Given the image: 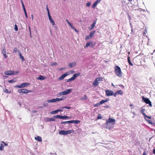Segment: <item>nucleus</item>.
I'll return each mask as SVG.
<instances>
[{"label":"nucleus","instance_id":"nucleus-34","mask_svg":"<svg viewBox=\"0 0 155 155\" xmlns=\"http://www.w3.org/2000/svg\"><path fill=\"white\" fill-rule=\"evenodd\" d=\"M48 121H54L55 120L54 118H48Z\"/></svg>","mask_w":155,"mask_h":155},{"label":"nucleus","instance_id":"nucleus-47","mask_svg":"<svg viewBox=\"0 0 155 155\" xmlns=\"http://www.w3.org/2000/svg\"><path fill=\"white\" fill-rule=\"evenodd\" d=\"M99 102L100 103V104L101 105L104 103V100H102Z\"/></svg>","mask_w":155,"mask_h":155},{"label":"nucleus","instance_id":"nucleus-53","mask_svg":"<svg viewBox=\"0 0 155 155\" xmlns=\"http://www.w3.org/2000/svg\"><path fill=\"white\" fill-rule=\"evenodd\" d=\"M70 26V27H71V28H73L74 27H73V25L71 24L70 23H69V24H68Z\"/></svg>","mask_w":155,"mask_h":155},{"label":"nucleus","instance_id":"nucleus-61","mask_svg":"<svg viewBox=\"0 0 155 155\" xmlns=\"http://www.w3.org/2000/svg\"><path fill=\"white\" fill-rule=\"evenodd\" d=\"M66 21L68 23V24H69V23H70V22H69V21H68V19H66Z\"/></svg>","mask_w":155,"mask_h":155},{"label":"nucleus","instance_id":"nucleus-10","mask_svg":"<svg viewBox=\"0 0 155 155\" xmlns=\"http://www.w3.org/2000/svg\"><path fill=\"white\" fill-rule=\"evenodd\" d=\"M106 128L109 130L113 128L114 126V124H110V123H106Z\"/></svg>","mask_w":155,"mask_h":155},{"label":"nucleus","instance_id":"nucleus-14","mask_svg":"<svg viewBox=\"0 0 155 155\" xmlns=\"http://www.w3.org/2000/svg\"><path fill=\"white\" fill-rule=\"evenodd\" d=\"M144 118H145V119H146V121L149 124H152V122L150 120H147V119H146V118H147L149 119H151V117L150 116H147L146 114H145V116H144Z\"/></svg>","mask_w":155,"mask_h":155},{"label":"nucleus","instance_id":"nucleus-32","mask_svg":"<svg viewBox=\"0 0 155 155\" xmlns=\"http://www.w3.org/2000/svg\"><path fill=\"white\" fill-rule=\"evenodd\" d=\"M58 112V111L57 110L53 111H52L51 112V114H57Z\"/></svg>","mask_w":155,"mask_h":155},{"label":"nucleus","instance_id":"nucleus-24","mask_svg":"<svg viewBox=\"0 0 155 155\" xmlns=\"http://www.w3.org/2000/svg\"><path fill=\"white\" fill-rule=\"evenodd\" d=\"M145 109H144V108H141V111H140V112H141V113L143 115V116H145V113L144 112L145 111Z\"/></svg>","mask_w":155,"mask_h":155},{"label":"nucleus","instance_id":"nucleus-37","mask_svg":"<svg viewBox=\"0 0 155 155\" xmlns=\"http://www.w3.org/2000/svg\"><path fill=\"white\" fill-rule=\"evenodd\" d=\"M18 49L16 48H14L13 52V53H15L17 51H18Z\"/></svg>","mask_w":155,"mask_h":155},{"label":"nucleus","instance_id":"nucleus-56","mask_svg":"<svg viewBox=\"0 0 155 155\" xmlns=\"http://www.w3.org/2000/svg\"><path fill=\"white\" fill-rule=\"evenodd\" d=\"M18 52L19 53V56H20V57L21 56H22L21 54V53L20 52V51L19 50H18Z\"/></svg>","mask_w":155,"mask_h":155},{"label":"nucleus","instance_id":"nucleus-35","mask_svg":"<svg viewBox=\"0 0 155 155\" xmlns=\"http://www.w3.org/2000/svg\"><path fill=\"white\" fill-rule=\"evenodd\" d=\"M51 23L53 25H55V23L53 19H51L50 20Z\"/></svg>","mask_w":155,"mask_h":155},{"label":"nucleus","instance_id":"nucleus-29","mask_svg":"<svg viewBox=\"0 0 155 155\" xmlns=\"http://www.w3.org/2000/svg\"><path fill=\"white\" fill-rule=\"evenodd\" d=\"M69 117L67 116H61V119H67L69 118Z\"/></svg>","mask_w":155,"mask_h":155},{"label":"nucleus","instance_id":"nucleus-11","mask_svg":"<svg viewBox=\"0 0 155 155\" xmlns=\"http://www.w3.org/2000/svg\"><path fill=\"white\" fill-rule=\"evenodd\" d=\"M4 74L6 75H11L14 74V73L13 71H5Z\"/></svg>","mask_w":155,"mask_h":155},{"label":"nucleus","instance_id":"nucleus-45","mask_svg":"<svg viewBox=\"0 0 155 155\" xmlns=\"http://www.w3.org/2000/svg\"><path fill=\"white\" fill-rule=\"evenodd\" d=\"M62 108V109H63V108H66V109H70L71 108V107H69L65 106V107H63Z\"/></svg>","mask_w":155,"mask_h":155},{"label":"nucleus","instance_id":"nucleus-21","mask_svg":"<svg viewBox=\"0 0 155 155\" xmlns=\"http://www.w3.org/2000/svg\"><path fill=\"white\" fill-rule=\"evenodd\" d=\"M16 78H14L13 79L8 81V82L9 83H14L16 82Z\"/></svg>","mask_w":155,"mask_h":155},{"label":"nucleus","instance_id":"nucleus-17","mask_svg":"<svg viewBox=\"0 0 155 155\" xmlns=\"http://www.w3.org/2000/svg\"><path fill=\"white\" fill-rule=\"evenodd\" d=\"M76 65V63L75 62L70 63L68 64V66L70 68H72Z\"/></svg>","mask_w":155,"mask_h":155},{"label":"nucleus","instance_id":"nucleus-42","mask_svg":"<svg viewBox=\"0 0 155 155\" xmlns=\"http://www.w3.org/2000/svg\"><path fill=\"white\" fill-rule=\"evenodd\" d=\"M91 38V37H90V36L89 35H88L86 37V38H85V39L86 40H87L89 39L90 38Z\"/></svg>","mask_w":155,"mask_h":155},{"label":"nucleus","instance_id":"nucleus-59","mask_svg":"<svg viewBox=\"0 0 155 155\" xmlns=\"http://www.w3.org/2000/svg\"><path fill=\"white\" fill-rule=\"evenodd\" d=\"M57 110L58 111H58L62 112L63 111V110L62 109H60Z\"/></svg>","mask_w":155,"mask_h":155},{"label":"nucleus","instance_id":"nucleus-25","mask_svg":"<svg viewBox=\"0 0 155 155\" xmlns=\"http://www.w3.org/2000/svg\"><path fill=\"white\" fill-rule=\"evenodd\" d=\"M130 57L129 56H128V57H127V60H128V61L129 63V64L131 66H133V64L131 62L130 60Z\"/></svg>","mask_w":155,"mask_h":155},{"label":"nucleus","instance_id":"nucleus-52","mask_svg":"<svg viewBox=\"0 0 155 155\" xmlns=\"http://www.w3.org/2000/svg\"><path fill=\"white\" fill-rule=\"evenodd\" d=\"M102 117H101V114H99L97 117V118L98 119H101Z\"/></svg>","mask_w":155,"mask_h":155},{"label":"nucleus","instance_id":"nucleus-41","mask_svg":"<svg viewBox=\"0 0 155 155\" xmlns=\"http://www.w3.org/2000/svg\"><path fill=\"white\" fill-rule=\"evenodd\" d=\"M91 4V2H87L86 4V6L87 7H89Z\"/></svg>","mask_w":155,"mask_h":155},{"label":"nucleus","instance_id":"nucleus-54","mask_svg":"<svg viewBox=\"0 0 155 155\" xmlns=\"http://www.w3.org/2000/svg\"><path fill=\"white\" fill-rule=\"evenodd\" d=\"M22 6L23 9L24 11H26L24 4H22Z\"/></svg>","mask_w":155,"mask_h":155},{"label":"nucleus","instance_id":"nucleus-5","mask_svg":"<svg viewBox=\"0 0 155 155\" xmlns=\"http://www.w3.org/2000/svg\"><path fill=\"white\" fill-rule=\"evenodd\" d=\"M31 92V91L28 90L25 88L19 89L18 90V92L19 93L27 94Z\"/></svg>","mask_w":155,"mask_h":155},{"label":"nucleus","instance_id":"nucleus-36","mask_svg":"<svg viewBox=\"0 0 155 155\" xmlns=\"http://www.w3.org/2000/svg\"><path fill=\"white\" fill-rule=\"evenodd\" d=\"M47 101H45L43 103V105L44 107L47 106L48 105V103L46 102Z\"/></svg>","mask_w":155,"mask_h":155},{"label":"nucleus","instance_id":"nucleus-58","mask_svg":"<svg viewBox=\"0 0 155 155\" xmlns=\"http://www.w3.org/2000/svg\"><path fill=\"white\" fill-rule=\"evenodd\" d=\"M73 29L76 32H78V31L76 28H75L74 27Z\"/></svg>","mask_w":155,"mask_h":155},{"label":"nucleus","instance_id":"nucleus-8","mask_svg":"<svg viewBox=\"0 0 155 155\" xmlns=\"http://www.w3.org/2000/svg\"><path fill=\"white\" fill-rule=\"evenodd\" d=\"M106 123H111L112 124L114 125L115 123V119L109 118L108 120L106 121Z\"/></svg>","mask_w":155,"mask_h":155},{"label":"nucleus","instance_id":"nucleus-12","mask_svg":"<svg viewBox=\"0 0 155 155\" xmlns=\"http://www.w3.org/2000/svg\"><path fill=\"white\" fill-rule=\"evenodd\" d=\"M72 89H69L63 91L64 95H66L69 94L72 91Z\"/></svg>","mask_w":155,"mask_h":155},{"label":"nucleus","instance_id":"nucleus-43","mask_svg":"<svg viewBox=\"0 0 155 155\" xmlns=\"http://www.w3.org/2000/svg\"><path fill=\"white\" fill-rule=\"evenodd\" d=\"M66 98V97L63 96H62L61 98H60V99L61 101H62L64 100Z\"/></svg>","mask_w":155,"mask_h":155},{"label":"nucleus","instance_id":"nucleus-50","mask_svg":"<svg viewBox=\"0 0 155 155\" xmlns=\"http://www.w3.org/2000/svg\"><path fill=\"white\" fill-rule=\"evenodd\" d=\"M58 64L57 63H56V62H54V63H52L51 64V66H53L54 65H57Z\"/></svg>","mask_w":155,"mask_h":155},{"label":"nucleus","instance_id":"nucleus-6","mask_svg":"<svg viewBox=\"0 0 155 155\" xmlns=\"http://www.w3.org/2000/svg\"><path fill=\"white\" fill-rule=\"evenodd\" d=\"M142 98L145 103L146 104H148L150 107H152L151 103L148 98H145L144 97H143Z\"/></svg>","mask_w":155,"mask_h":155},{"label":"nucleus","instance_id":"nucleus-60","mask_svg":"<svg viewBox=\"0 0 155 155\" xmlns=\"http://www.w3.org/2000/svg\"><path fill=\"white\" fill-rule=\"evenodd\" d=\"M96 21L94 20V21L93 24H94L95 25V24H96Z\"/></svg>","mask_w":155,"mask_h":155},{"label":"nucleus","instance_id":"nucleus-30","mask_svg":"<svg viewBox=\"0 0 155 155\" xmlns=\"http://www.w3.org/2000/svg\"><path fill=\"white\" fill-rule=\"evenodd\" d=\"M4 145L3 144H1L0 147V150H4Z\"/></svg>","mask_w":155,"mask_h":155},{"label":"nucleus","instance_id":"nucleus-1","mask_svg":"<svg viewBox=\"0 0 155 155\" xmlns=\"http://www.w3.org/2000/svg\"><path fill=\"white\" fill-rule=\"evenodd\" d=\"M114 71L116 75L119 77L122 76V72L121 71L120 68L118 66H116L114 67Z\"/></svg>","mask_w":155,"mask_h":155},{"label":"nucleus","instance_id":"nucleus-48","mask_svg":"<svg viewBox=\"0 0 155 155\" xmlns=\"http://www.w3.org/2000/svg\"><path fill=\"white\" fill-rule=\"evenodd\" d=\"M14 28H15V30L16 31H17L18 30V27H17V25H15V26Z\"/></svg>","mask_w":155,"mask_h":155},{"label":"nucleus","instance_id":"nucleus-27","mask_svg":"<svg viewBox=\"0 0 155 155\" xmlns=\"http://www.w3.org/2000/svg\"><path fill=\"white\" fill-rule=\"evenodd\" d=\"M95 31H92L90 34L89 35L90 36V37H91V38L94 36V35L95 33Z\"/></svg>","mask_w":155,"mask_h":155},{"label":"nucleus","instance_id":"nucleus-23","mask_svg":"<svg viewBox=\"0 0 155 155\" xmlns=\"http://www.w3.org/2000/svg\"><path fill=\"white\" fill-rule=\"evenodd\" d=\"M62 95H64L63 91L59 92L57 94V96L58 97H59Z\"/></svg>","mask_w":155,"mask_h":155},{"label":"nucleus","instance_id":"nucleus-31","mask_svg":"<svg viewBox=\"0 0 155 155\" xmlns=\"http://www.w3.org/2000/svg\"><path fill=\"white\" fill-rule=\"evenodd\" d=\"M87 99V97L86 95H85L84 96V97L83 98H81L80 99L81 100H86Z\"/></svg>","mask_w":155,"mask_h":155},{"label":"nucleus","instance_id":"nucleus-55","mask_svg":"<svg viewBox=\"0 0 155 155\" xmlns=\"http://www.w3.org/2000/svg\"><path fill=\"white\" fill-rule=\"evenodd\" d=\"M24 13H25L26 17V18H27L28 16H27V13L26 11H24Z\"/></svg>","mask_w":155,"mask_h":155},{"label":"nucleus","instance_id":"nucleus-57","mask_svg":"<svg viewBox=\"0 0 155 155\" xmlns=\"http://www.w3.org/2000/svg\"><path fill=\"white\" fill-rule=\"evenodd\" d=\"M117 95H118V94H117V93L116 92V93L115 94L114 93L113 95H114V97H116Z\"/></svg>","mask_w":155,"mask_h":155},{"label":"nucleus","instance_id":"nucleus-4","mask_svg":"<svg viewBox=\"0 0 155 155\" xmlns=\"http://www.w3.org/2000/svg\"><path fill=\"white\" fill-rule=\"evenodd\" d=\"M80 75V73H78L76 74H74L73 75V77H71V78L68 79L67 80V82H70L71 81H73L78 76Z\"/></svg>","mask_w":155,"mask_h":155},{"label":"nucleus","instance_id":"nucleus-46","mask_svg":"<svg viewBox=\"0 0 155 155\" xmlns=\"http://www.w3.org/2000/svg\"><path fill=\"white\" fill-rule=\"evenodd\" d=\"M48 18H49V20H50L52 19L51 17V15H50V14L49 12H48Z\"/></svg>","mask_w":155,"mask_h":155},{"label":"nucleus","instance_id":"nucleus-49","mask_svg":"<svg viewBox=\"0 0 155 155\" xmlns=\"http://www.w3.org/2000/svg\"><path fill=\"white\" fill-rule=\"evenodd\" d=\"M20 59H21L22 61H23L25 60V59H24L23 56H22V55L20 57Z\"/></svg>","mask_w":155,"mask_h":155},{"label":"nucleus","instance_id":"nucleus-44","mask_svg":"<svg viewBox=\"0 0 155 155\" xmlns=\"http://www.w3.org/2000/svg\"><path fill=\"white\" fill-rule=\"evenodd\" d=\"M100 105H101V104H100L99 102H98L96 104H95L94 105V106L95 107H97L98 106H99Z\"/></svg>","mask_w":155,"mask_h":155},{"label":"nucleus","instance_id":"nucleus-3","mask_svg":"<svg viewBox=\"0 0 155 155\" xmlns=\"http://www.w3.org/2000/svg\"><path fill=\"white\" fill-rule=\"evenodd\" d=\"M103 80V78H97L93 83V85L94 86H96L98 85L99 82L98 81H100Z\"/></svg>","mask_w":155,"mask_h":155},{"label":"nucleus","instance_id":"nucleus-63","mask_svg":"<svg viewBox=\"0 0 155 155\" xmlns=\"http://www.w3.org/2000/svg\"><path fill=\"white\" fill-rule=\"evenodd\" d=\"M104 103L106 102H107L108 101V100L106 99V100H104Z\"/></svg>","mask_w":155,"mask_h":155},{"label":"nucleus","instance_id":"nucleus-38","mask_svg":"<svg viewBox=\"0 0 155 155\" xmlns=\"http://www.w3.org/2000/svg\"><path fill=\"white\" fill-rule=\"evenodd\" d=\"M5 53H6V52L5 51L4 53H3V55L5 57V58H7L8 56L7 55V54H6Z\"/></svg>","mask_w":155,"mask_h":155},{"label":"nucleus","instance_id":"nucleus-20","mask_svg":"<svg viewBox=\"0 0 155 155\" xmlns=\"http://www.w3.org/2000/svg\"><path fill=\"white\" fill-rule=\"evenodd\" d=\"M35 139L36 140H37L39 142H41L42 140L41 137L39 136H37V137H35Z\"/></svg>","mask_w":155,"mask_h":155},{"label":"nucleus","instance_id":"nucleus-13","mask_svg":"<svg viewBox=\"0 0 155 155\" xmlns=\"http://www.w3.org/2000/svg\"><path fill=\"white\" fill-rule=\"evenodd\" d=\"M80 121L79 120H72L68 121V124L74 123L75 124H78L80 122Z\"/></svg>","mask_w":155,"mask_h":155},{"label":"nucleus","instance_id":"nucleus-39","mask_svg":"<svg viewBox=\"0 0 155 155\" xmlns=\"http://www.w3.org/2000/svg\"><path fill=\"white\" fill-rule=\"evenodd\" d=\"M61 124H68V121H62L61 122Z\"/></svg>","mask_w":155,"mask_h":155},{"label":"nucleus","instance_id":"nucleus-18","mask_svg":"<svg viewBox=\"0 0 155 155\" xmlns=\"http://www.w3.org/2000/svg\"><path fill=\"white\" fill-rule=\"evenodd\" d=\"M93 43V41H89V42H87L85 47V48H87L88 47H89L91 45V44H92Z\"/></svg>","mask_w":155,"mask_h":155},{"label":"nucleus","instance_id":"nucleus-33","mask_svg":"<svg viewBox=\"0 0 155 155\" xmlns=\"http://www.w3.org/2000/svg\"><path fill=\"white\" fill-rule=\"evenodd\" d=\"M61 116H60L59 115H55L53 116V117L54 118H60L61 119Z\"/></svg>","mask_w":155,"mask_h":155},{"label":"nucleus","instance_id":"nucleus-28","mask_svg":"<svg viewBox=\"0 0 155 155\" xmlns=\"http://www.w3.org/2000/svg\"><path fill=\"white\" fill-rule=\"evenodd\" d=\"M95 26V25L94 24H92L91 25V26L89 27V29L90 30H92L94 28Z\"/></svg>","mask_w":155,"mask_h":155},{"label":"nucleus","instance_id":"nucleus-51","mask_svg":"<svg viewBox=\"0 0 155 155\" xmlns=\"http://www.w3.org/2000/svg\"><path fill=\"white\" fill-rule=\"evenodd\" d=\"M55 102L57 101H61L60 98H56V99H55Z\"/></svg>","mask_w":155,"mask_h":155},{"label":"nucleus","instance_id":"nucleus-62","mask_svg":"<svg viewBox=\"0 0 155 155\" xmlns=\"http://www.w3.org/2000/svg\"><path fill=\"white\" fill-rule=\"evenodd\" d=\"M153 154H155V149H154L153 150Z\"/></svg>","mask_w":155,"mask_h":155},{"label":"nucleus","instance_id":"nucleus-22","mask_svg":"<svg viewBox=\"0 0 155 155\" xmlns=\"http://www.w3.org/2000/svg\"><path fill=\"white\" fill-rule=\"evenodd\" d=\"M116 92L117 93V94L122 95L123 94V92L121 90L117 91Z\"/></svg>","mask_w":155,"mask_h":155},{"label":"nucleus","instance_id":"nucleus-64","mask_svg":"<svg viewBox=\"0 0 155 155\" xmlns=\"http://www.w3.org/2000/svg\"><path fill=\"white\" fill-rule=\"evenodd\" d=\"M142 155H147L146 153L145 152H144L143 153Z\"/></svg>","mask_w":155,"mask_h":155},{"label":"nucleus","instance_id":"nucleus-2","mask_svg":"<svg viewBox=\"0 0 155 155\" xmlns=\"http://www.w3.org/2000/svg\"><path fill=\"white\" fill-rule=\"evenodd\" d=\"M73 132L74 131L73 130H61L59 132V134L60 135H67Z\"/></svg>","mask_w":155,"mask_h":155},{"label":"nucleus","instance_id":"nucleus-15","mask_svg":"<svg viewBox=\"0 0 155 155\" xmlns=\"http://www.w3.org/2000/svg\"><path fill=\"white\" fill-rule=\"evenodd\" d=\"M68 72H66V73L62 74L61 76L59 78V79L60 80H62L64 79L65 77L68 75Z\"/></svg>","mask_w":155,"mask_h":155},{"label":"nucleus","instance_id":"nucleus-40","mask_svg":"<svg viewBox=\"0 0 155 155\" xmlns=\"http://www.w3.org/2000/svg\"><path fill=\"white\" fill-rule=\"evenodd\" d=\"M4 91L6 93H10V91H9L7 90V89L6 88L4 89Z\"/></svg>","mask_w":155,"mask_h":155},{"label":"nucleus","instance_id":"nucleus-16","mask_svg":"<svg viewBox=\"0 0 155 155\" xmlns=\"http://www.w3.org/2000/svg\"><path fill=\"white\" fill-rule=\"evenodd\" d=\"M101 0H97L94 2L92 6L93 8L94 9L97 4L98 3L100 2Z\"/></svg>","mask_w":155,"mask_h":155},{"label":"nucleus","instance_id":"nucleus-19","mask_svg":"<svg viewBox=\"0 0 155 155\" xmlns=\"http://www.w3.org/2000/svg\"><path fill=\"white\" fill-rule=\"evenodd\" d=\"M46 78V77H44V76L40 75L38 78L37 79L38 80H43L45 79Z\"/></svg>","mask_w":155,"mask_h":155},{"label":"nucleus","instance_id":"nucleus-9","mask_svg":"<svg viewBox=\"0 0 155 155\" xmlns=\"http://www.w3.org/2000/svg\"><path fill=\"white\" fill-rule=\"evenodd\" d=\"M106 94L108 96H112L114 94L113 91L110 90H107L105 91Z\"/></svg>","mask_w":155,"mask_h":155},{"label":"nucleus","instance_id":"nucleus-26","mask_svg":"<svg viewBox=\"0 0 155 155\" xmlns=\"http://www.w3.org/2000/svg\"><path fill=\"white\" fill-rule=\"evenodd\" d=\"M46 101L48 103H51V102H55V99H53L51 100H48Z\"/></svg>","mask_w":155,"mask_h":155},{"label":"nucleus","instance_id":"nucleus-7","mask_svg":"<svg viewBox=\"0 0 155 155\" xmlns=\"http://www.w3.org/2000/svg\"><path fill=\"white\" fill-rule=\"evenodd\" d=\"M30 84L29 83H23L20 85H17L15 86L16 87L18 88H23L27 86H28Z\"/></svg>","mask_w":155,"mask_h":155}]
</instances>
